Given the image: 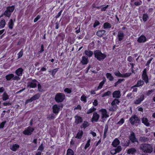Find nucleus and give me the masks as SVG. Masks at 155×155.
<instances>
[{"mask_svg":"<svg viewBox=\"0 0 155 155\" xmlns=\"http://www.w3.org/2000/svg\"><path fill=\"white\" fill-rule=\"evenodd\" d=\"M19 145L17 144H15L11 146L10 149L13 151H16L19 148Z\"/></svg>","mask_w":155,"mask_h":155,"instance_id":"obj_22","label":"nucleus"},{"mask_svg":"<svg viewBox=\"0 0 155 155\" xmlns=\"http://www.w3.org/2000/svg\"><path fill=\"white\" fill-rule=\"evenodd\" d=\"M84 54L87 56V57L88 58H90L92 57L93 54H94V52H93L91 51L86 50L84 51Z\"/></svg>","mask_w":155,"mask_h":155,"instance_id":"obj_23","label":"nucleus"},{"mask_svg":"<svg viewBox=\"0 0 155 155\" xmlns=\"http://www.w3.org/2000/svg\"><path fill=\"white\" fill-rule=\"evenodd\" d=\"M124 81V79H119L115 83L114 86L117 87L119 84L121 83L123 81Z\"/></svg>","mask_w":155,"mask_h":155,"instance_id":"obj_44","label":"nucleus"},{"mask_svg":"<svg viewBox=\"0 0 155 155\" xmlns=\"http://www.w3.org/2000/svg\"><path fill=\"white\" fill-rule=\"evenodd\" d=\"M41 85L40 84H38V88L39 91V92H42L43 90L41 89Z\"/></svg>","mask_w":155,"mask_h":155,"instance_id":"obj_61","label":"nucleus"},{"mask_svg":"<svg viewBox=\"0 0 155 155\" xmlns=\"http://www.w3.org/2000/svg\"><path fill=\"white\" fill-rule=\"evenodd\" d=\"M141 3H142V2L140 0V2H135L134 3V4L135 5H136V6H138L140 5L141 4Z\"/></svg>","mask_w":155,"mask_h":155,"instance_id":"obj_63","label":"nucleus"},{"mask_svg":"<svg viewBox=\"0 0 155 155\" xmlns=\"http://www.w3.org/2000/svg\"><path fill=\"white\" fill-rule=\"evenodd\" d=\"M94 55L95 58L99 61H101L104 59L106 56L105 54L102 53L99 50L94 51Z\"/></svg>","mask_w":155,"mask_h":155,"instance_id":"obj_3","label":"nucleus"},{"mask_svg":"<svg viewBox=\"0 0 155 155\" xmlns=\"http://www.w3.org/2000/svg\"><path fill=\"white\" fill-rule=\"evenodd\" d=\"M66 155H74V151L70 148H68L67 150Z\"/></svg>","mask_w":155,"mask_h":155,"instance_id":"obj_35","label":"nucleus"},{"mask_svg":"<svg viewBox=\"0 0 155 155\" xmlns=\"http://www.w3.org/2000/svg\"><path fill=\"white\" fill-rule=\"evenodd\" d=\"M136 149L134 148H132L127 150V153L129 154H134L136 153Z\"/></svg>","mask_w":155,"mask_h":155,"instance_id":"obj_29","label":"nucleus"},{"mask_svg":"<svg viewBox=\"0 0 155 155\" xmlns=\"http://www.w3.org/2000/svg\"><path fill=\"white\" fill-rule=\"evenodd\" d=\"M74 118L75 119V122L76 124H78L82 122L83 119L81 117L76 115L75 116Z\"/></svg>","mask_w":155,"mask_h":155,"instance_id":"obj_19","label":"nucleus"},{"mask_svg":"<svg viewBox=\"0 0 155 155\" xmlns=\"http://www.w3.org/2000/svg\"><path fill=\"white\" fill-rule=\"evenodd\" d=\"M96 110V108H94V107H92V108H90L88 110L86 113L87 114H90L95 111Z\"/></svg>","mask_w":155,"mask_h":155,"instance_id":"obj_42","label":"nucleus"},{"mask_svg":"<svg viewBox=\"0 0 155 155\" xmlns=\"http://www.w3.org/2000/svg\"><path fill=\"white\" fill-rule=\"evenodd\" d=\"M12 103L9 101L7 102H5L3 103V105L4 106H10L11 105Z\"/></svg>","mask_w":155,"mask_h":155,"instance_id":"obj_58","label":"nucleus"},{"mask_svg":"<svg viewBox=\"0 0 155 155\" xmlns=\"http://www.w3.org/2000/svg\"><path fill=\"white\" fill-rule=\"evenodd\" d=\"M81 100L82 101H83L85 102H86L87 101L86 97L84 95H82L81 96Z\"/></svg>","mask_w":155,"mask_h":155,"instance_id":"obj_53","label":"nucleus"},{"mask_svg":"<svg viewBox=\"0 0 155 155\" xmlns=\"http://www.w3.org/2000/svg\"><path fill=\"white\" fill-rule=\"evenodd\" d=\"M112 95L114 98H119L121 96L120 92L119 90L115 91L113 92Z\"/></svg>","mask_w":155,"mask_h":155,"instance_id":"obj_18","label":"nucleus"},{"mask_svg":"<svg viewBox=\"0 0 155 155\" xmlns=\"http://www.w3.org/2000/svg\"><path fill=\"white\" fill-rule=\"evenodd\" d=\"M3 15H4V16H5V17L9 18L10 17L12 14L7 10H6L5 12H4Z\"/></svg>","mask_w":155,"mask_h":155,"instance_id":"obj_36","label":"nucleus"},{"mask_svg":"<svg viewBox=\"0 0 155 155\" xmlns=\"http://www.w3.org/2000/svg\"><path fill=\"white\" fill-rule=\"evenodd\" d=\"M55 118V117L53 114H48L47 117V118L49 120H54Z\"/></svg>","mask_w":155,"mask_h":155,"instance_id":"obj_41","label":"nucleus"},{"mask_svg":"<svg viewBox=\"0 0 155 155\" xmlns=\"http://www.w3.org/2000/svg\"><path fill=\"white\" fill-rule=\"evenodd\" d=\"M35 128L28 127L27 129H25L23 132V134L25 135H30L35 130Z\"/></svg>","mask_w":155,"mask_h":155,"instance_id":"obj_8","label":"nucleus"},{"mask_svg":"<svg viewBox=\"0 0 155 155\" xmlns=\"http://www.w3.org/2000/svg\"><path fill=\"white\" fill-rule=\"evenodd\" d=\"M137 87V86H135V85L132 86L131 87V89H133V92H137L138 91V89L136 87Z\"/></svg>","mask_w":155,"mask_h":155,"instance_id":"obj_57","label":"nucleus"},{"mask_svg":"<svg viewBox=\"0 0 155 155\" xmlns=\"http://www.w3.org/2000/svg\"><path fill=\"white\" fill-rule=\"evenodd\" d=\"M89 60L87 57L86 56H83L82 59L81 61V62L83 65H86L88 62Z\"/></svg>","mask_w":155,"mask_h":155,"instance_id":"obj_20","label":"nucleus"},{"mask_svg":"<svg viewBox=\"0 0 155 155\" xmlns=\"http://www.w3.org/2000/svg\"><path fill=\"white\" fill-rule=\"evenodd\" d=\"M129 121L131 125H133L136 124H139L140 120L135 114L132 115L129 119Z\"/></svg>","mask_w":155,"mask_h":155,"instance_id":"obj_6","label":"nucleus"},{"mask_svg":"<svg viewBox=\"0 0 155 155\" xmlns=\"http://www.w3.org/2000/svg\"><path fill=\"white\" fill-rule=\"evenodd\" d=\"M153 59V58H151L147 61V63L146 64V66H149L150 64Z\"/></svg>","mask_w":155,"mask_h":155,"instance_id":"obj_62","label":"nucleus"},{"mask_svg":"<svg viewBox=\"0 0 155 155\" xmlns=\"http://www.w3.org/2000/svg\"><path fill=\"white\" fill-rule=\"evenodd\" d=\"M141 76L143 80L141 79L139 80L137 83L135 85V86L139 87L143 85L144 84V82L146 84H147L149 83V78L147 74V69L146 68L144 69L142 71Z\"/></svg>","mask_w":155,"mask_h":155,"instance_id":"obj_1","label":"nucleus"},{"mask_svg":"<svg viewBox=\"0 0 155 155\" xmlns=\"http://www.w3.org/2000/svg\"><path fill=\"white\" fill-rule=\"evenodd\" d=\"M129 139L132 143H134L135 142H138L137 138H136L135 135L133 132H132L129 137Z\"/></svg>","mask_w":155,"mask_h":155,"instance_id":"obj_11","label":"nucleus"},{"mask_svg":"<svg viewBox=\"0 0 155 155\" xmlns=\"http://www.w3.org/2000/svg\"><path fill=\"white\" fill-rule=\"evenodd\" d=\"M115 150V151H116V152L117 153L119 152L121 150V147L120 146H118L117 148H116Z\"/></svg>","mask_w":155,"mask_h":155,"instance_id":"obj_56","label":"nucleus"},{"mask_svg":"<svg viewBox=\"0 0 155 155\" xmlns=\"http://www.w3.org/2000/svg\"><path fill=\"white\" fill-rule=\"evenodd\" d=\"M140 149L143 152L146 153H151L153 151L152 146L149 143L141 144L140 146Z\"/></svg>","mask_w":155,"mask_h":155,"instance_id":"obj_2","label":"nucleus"},{"mask_svg":"<svg viewBox=\"0 0 155 155\" xmlns=\"http://www.w3.org/2000/svg\"><path fill=\"white\" fill-rule=\"evenodd\" d=\"M105 31L103 30H99L96 33L97 35L100 37L102 36L105 33Z\"/></svg>","mask_w":155,"mask_h":155,"instance_id":"obj_34","label":"nucleus"},{"mask_svg":"<svg viewBox=\"0 0 155 155\" xmlns=\"http://www.w3.org/2000/svg\"><path fill=\"white\" fill-rule=\"evenodd\" d=\"M104 82L105 81L104 80L99 83V86L96 89V90H98L102 88L103 85L104 84Z\"/></svg>","mask_w":155,"mask_h":155,"instance_id":"obj_40","label":"nucleus"},{"mask_svg":"<svg viewBox=\"0 0 155 155\" xmlns=\"http://www.w3.org/2000/svg\"><path fill=\"white\" fill-rule=\"evenodd\" d=\"M90 142H91V140L89 139L87 140V141L84 147V149L85 150L87 149L90 146Z\"/></svg>","mask_w":155,"mask_h":155,"instance_id":"obj_48","label":"nucleus"},{"mask_svg":"<svg viewBox=\"0 0 155 155\" xmlns=\"http://www.w3.org/2000/svg\"><path fill=\"white\" fill-rule=\"evenodd\" d=\"M44 45L43 44H41V48L40 49V51H39L38 52V53L39 54H40L41 53L44 51Z\"/></svg>","mask_w":155,"mask_h":155,"instance_id":"obj_47","label":"nucleus"},{"mask_svg":"<svg viewBox=\"0 0 155 155\" xmlns=\"http://www.w3.org/2000/svg\"><path fill=\"white\" fill-rule=\"evenodd\" d=\"M65 98L64 94L61 93H57L55 95L54 100L57 103L63 102Z\"/></svg>","mask_w":155,"mask_h":155,"instance_id":"obj_4","label":"nucleus"},{"mask_svg":"<svg viewBox=\"0 0 155 155\" xmlns=\"http://www.w3.org/2000/svg\"><path fill=\"white\" fill-rule=\"evenodd\" d=\"M23 49H21L18 53V58H20L22 57L23 54Z\"/></svg>","mask_w":155,"mask_h":155,"instance_id":"obj_51","label":"nucleus"},{"mask_svg":"<svg viewBox=\"0 0 155 155\" xmlns=\"http://www.w3.org/2000/svg\"><path fill=\"white\" fill-rule=\"evenodd\" d=\"M15 9V6L14 5L11 6H8L6 7V10L9 12L11 14L14 11Z\"/></svg>","mask_w":155,"mask_h":155,"instance_id":"obj_25","label":"nucleus"},{"mask_svg":"<svg viewBox=\"0 0 155 155\" xmlns=\"http://www.w3.org/2000/svg\"><path fill=\"white\" fill-rule=\"evenodd\" d=\"M62 12V10H61L55 16V18L56 19L58 18L61 15V13Z\"/></svg>","mask_w":155,"mask_h":155,"instance_id":"obj_59","label":"nucleus"},{"mask_svg":"<svg viewBox=\"0 0 155 155\" xmlns=\"http://www.w3.org/2000/svg\"><path fill=\"white\" fill-rule=\"evenodd\" d=\"M14 75L13 74H10L6 75L5 76V78L7 81H9L11 80L12 78L13 79V78H14Z\"/></svg>","mask_w":155,"mask_h":155,"instance_id":"obj_32","label":"nucleus"},{"mask_svg":"<svg viewBox=\"0 0 155 155\" xmlns=\"http://www.w3.org/2000/svg\"><path fill=\"white\" fill-rule=\"evenodd\" d=\"M100 24V22L99 21L97 20H96L95 21V22L94 23V24L93 25V27L94 28H95L97 26L99 25Z\"/></svg>","mask_w":155,"mask_h":155,"instance_id":"obj_52","label":"nucleus"},{"mask_svg":"<svg viewBox=\"0 0 155 155\" xmlns=\"http://www.w3.org/2000/svg\"><path fill=\"white\" fill-rule=\"evenodd\" d=\"M100 117L99 115L97 112H94L93 115V117L92 118V121L97 122Z\"/></svg>","mask_w":155,"mask_h":155,"instance_id":"obj_17","label":"nucleus"},{"mask_svg":"<svg viewBox=\"0 0 155 155\" xmlns=\"http://www.w3.org/2000/svg\"><path fill=\"white\" fill-rule=\"evenodd\" d=\"M124 122V118H122L118 122L117 124L120 125H122Z\"/></svg>","mask_w":155,"mask_h":155,"instance_id":"obj_55","label":"nucleus"},{"mask_svg":"<svg viewBox=\"0 0 155 155\" xmlns=\"http://www.w3.org/2000/svg\"><path fill=\"white\" fill-rule=\"evenodd\" d=\"M114 74L117 77H123V74L120 73L119 71L115 72L114 73Z\"/></svg>","mask_w":155,"mask_h":155,"instance_id":"obj_45","label":"nucleus"},{"mask_svg":"<svg viewBox=\"0 0 155 155\" xmlns=\"http://www.w3.org/2000/svg\"><path fill=\"white\" fill-rule=\"evenodd\" d=\"M58 68H56L54 69L52 71L50 70L48 71L49 73H51V75L53 78H54L55 75L58 70Z\"/></svg>","mask_w":155,"mask_h":155,"instance_id":"obj_28","label":"nucleus"},{"mask_svg":"<svg viewBox=\"0 0 155 155\" xmlns=\"http://www.w3.org/2000/svg\"><path fill=\"white\" fill-rule=\"evenodd\" d=\"M99 113L101 115V118H107V110L105 109L102 108L99 111Z\"/></svg>","mask_w":155,"mask_h":155,"instance_id":"obj_13","label":"nucleus"},{"mask_svg":"<svg viewBox=\"0 0 155 155\" xmlns=\"http://www.w3.org/2000/svg\"><path fill=\"white\" fill-rule=\"evenodd\" d=\"M44 149V147L43 146V144L41 143L39 147L38 150H39L41 151H42Z\"/></svg>","mask_w":155,"mask_h":155,"instance_id":"obj_50","label":"nucleus"},{"mask_svg":"<svg viewBox=\"0 0 155 155\" xmlns=\"http://www.w3.org/2000/svg\"><path fill=\"white\" fill-rule=\"evenodd\" d=\"M14 22L12 19H10L8 24V26L9 28L11 29H12L14 27Z\"/></svg>","mask_w":155,"mask_h":155,"instance_id":"obj_26","label":"nucleus"},{"mask_svg":"<svg viewBox=\"0 0 155 155\" xmlns=\"http://www.w3.org/2000/svg\"><path fill=\"white\" fill-rule=\"evenodd\" d=\"M83 132L82 130H79L75 138L78 139H81L82 137Z\"/></svg>","mask_w":155,"mask_h":155,"instance_id":"obj_24","label":"nucleus"},{"mask_svg":"<svg viewBox=\"0 0 155 155\" xmlns=\"http://www.w3.org/2000/svg\"><path fill=\"white\" fill-rule=\"evenodd\" d=\"M147 39L146 37L143 35H141L137 40V42L139 43H144L146 41Z\"/></svg>","mask_w":155,"mask_h":155,"instance_id":"obj_14","label":"nucleus"},{"mask_svg":"<svg viewBox=\"0 0 155 155\" xmlns=\"http://www.w3.org/2000/svg\"><path fill=\"white\" fill-rule=\"evenodd\" d=\"M148 140V138L145 137H140L139 138V140L141 142H145Z\"/></svg>","mask_w":155,"mask_h":155,"instance_id":"obj_39","label":"nucleus"},{"mask_svg":"<svg viewBox=\"0 0 155 155\" xmlns=\"http://www.w3.org/2000/svg\"><path fill=\"white\" fill-rule=\"evenodd\" d=\"M120 143L119 140L117 138H116L114 140L112 145L114 147H116Z\"/></svg>","mask_w":155,"mask_h":155,"instance_id":"obj_27","label":"nucleus"},{"mask_svg":"<svg viewBox=\"0 0 155 155\" xmlns=\"http://www.w3.org/2000/svg\"><path fill=\"white\" fill-rule=\"evenodd\" d=\"M142 122L146 126L148 127L150 125V123L148 121L147 118L146 117H143L141 119Z\"/></svg>","mask_w":155,"mask_h":155,"instance_id":"obj_21","label":"nucleus"},{"mask_svg":"<svg viewBox=\"0 0 155 155\" xmlns=\"http://www.w3.org/2000/svg\"><path fill=\"white\" fill-rule=\"evenodd\" d=\"M6 121H4L2 122L0 124V129L3 128L5 126V124H6Z\"/></svg>","mask_w":155,"mask_h":155,"instance_id":"obj_54","label":"nucleus"},{"mask_svg":"<svg viewBox=\"0 0 155 155\" xmlns=\"http://www.w3.org/2000/svg\"><path fill=\"white\" fill-rule=\"evenodd\" d=\"M24 69L21 67L18 68L15 71V73L18 76H22Z\"/></svg>","mask_w":155,"mask_h":155,"instance_id":"obj_15","label":"nucleus"},{"mask_svg":"<svg viewBox=\"0 0 155 155\" xmlns=\"http://www.w3.org/2000/svg\"><path fill=\"white\" fill-rule=\"evenodd\" d=\"M58 36L60 37L61 40L63 41L65 38V35L64 33L63 32H61L58 35Z\"/></svg>","mask_w":155,"mask_h":155,"instance_id":"obj_38","label":"nucleus"},{"mask_svg":"<svg viewBox=\"0 0 155 155\" xmlns=\"http://www.w3.org/2000/svg\"><path fill=\"white\" fill-rule=\"evenodd\" d=\"M120 102L119 100L117 99H114L111 103V107L110 108L111 111H114L117 109V106Z\"/></svg>","mask_w":155,"mask_h":155,"instance_id":"obj_5","label":"nucleus"},{"mask_svg":"<svg viewBox=\"0 0 155 155\" xmlns=\"http://www.w3.org/2000/svg\"><path fill=\"white\" fill-rule=\"evenodd\" d=\"M89 123L87 121H84L83 124L80 126V127L81 128H84L85 129L86 127L89 126Z\"/></svg>","mask_w":155,"mask_h":155,"instance_id":"obj_30","label":"nucleus"},{"mask_svg":"<svg viewBox=\"0 0 155 155\" xmlns=\"http://www.w3.org/2000/svg\"><path fill=\"white\" fill-rule=\"evenodd\" d=\"M38 82L35 79H33L31 82H29L27 83V85L28 87L31 88H35L36 87L37 84L36 82Z\"/></svg>","mask_w":155,"mask_h":155,"instance_id":"obj_10","label":"nucleus"},{"mask_svg":"<svg viewBox=\"0 0 155 155\" xmlns=\"http://www.w3.org/2000/svg\"><path fill=\"white\" fill-rule=\"evenodd\" d=\"M64 91L65 93L67 94H70L72 92V89L71 88H66L64 89Z\"/></svg>","mask_w":155,"mask_h":155,"instance_id":"obj_46","label":"nucleus"},{"mask_svg":"<svg viewBox=\"0 0 155 155\" xmlns=\"http://www.w3.org/2000/svg\"><path fill=\"white\" fill-rule=\"evenodd\" d=\"M149 18V16L147 13H144L143 14L142 19L143 21L146 22Z\"/></svg>","mask_w":155,"mask_h":155,"instance_id":"obj_37","label":"nucleus"},{"mask_svg":"<svg viewBox=\"0 0 155 155\" xmlns=\"http://www.w3.org/2000/svg\"><path fill=\"white\" fill-rule=\"evenodd\" d=\"M40 97V94L39 93H37L32 97L30 99H27L25 102V104L26 105L28 103H31L32 101L38 99Z\"/></svg>","mask_w":155,"mask_h":155,"instance_id":"obj_7","label":"nucleus"},{"mask_svg":"<svg viewBox=\"0 0 155 155\" xmlns=\"http://www.w3.org/2000/svg\"><path fill=\"white\" fill-rule=\"evenodd\" d=\"M2 97L3 100L4 101H6L9 98L8 95L5 92L4 93Z\"/></svg>","mask_w":155,"mask_h":155,"instance_id":"obj_31","label":"nucleus"},{"mask_svg":"<svg viewBox=\"0 0 155 155\" xmlns=\"http://www.w3.org/2000/svg\"><path fill=\"white\" fill-rule=\"evenodd\" d=\"M6 25V22L5 20L4 19L1 20L0 21V27L1 28H2L4 27Z\"/></svg>","mask_w":155,"mask_h":155,"instance_id":"obj_33","label":"nucleus"},{"mask_svg":"<svg viewBox=\"0 0 155 155\" xmlns=\"http://www.w3.org/2000/svg\"><path fill=\"white\" fill-rule=\"evenodd\" d=\"M144 98V95L142 94L141 95L140 98L138 99H136L134 101V104H140L142 101H143Z\"/></svg>","mask_w":155,"mask_h":155,"instance_id":"obj_16","label":"nucleus"},{"mask_svg":"<svg viewBox=\"0 0 155 155\" xmlns=\"http://www.w3.org/2000/svg\"><path fill=\"white\" fill-rule=\"evenodd\" d=\"M133 58L131 56H129L127 58V60L129 62H131L133 61Z\"/></svg>","mask_w":155,"mask_h":155,"instance_id":"obj_64","label":"nucleus"},{"mask_svg":"<svg viewBox=\"0 0 155 155\" xmlns=\"http://www.w3.org/2000/svg\"><path fill=\"white\" fill-rule=\"evenodd\" d=\"M125 35L122 31H120L118 32L117 36V39L119 41H122L124 38Z\"/></svg>","mask_w":155,"mask_h":155,"instance_id":"obj_12","label":"nucleus"},{"mask_svg":"<svg viewBox=\"0 0 155 155\" xmlns=\"http://www.w3.org/2000/svg\"><path fill=\"white\" fill-rule=\"evenodd\" d=\"M41 16L40 15H38L37 17L34 19V22H36L39 19H40Z\"/></svg>","mask_w":155,"mask_h":155,"instance_id":"obj_60","label":"nucleus"},{"mask_svg":"<svg viewBox=\"0 0 155 155\" xmlns=\"http://www.w3.org/2000/svg\"><path fill=\"white\" fill-rule=\"evenodd\" d=\"M53 113L57 115L60 111V106L57 104L54 105L52 107Z\"/></svg>","mask_w":155,"mask_h":155,"instance_id":"obj_9","label":"nucleus"},{"mask_svg":"<svg viewBox=\"0 0 155 155\" xmlns=\"http://www.w3.org/2000/svg\"><path fill=\"white\" fill-rule=\"evenodd\" d=\"M107 78H108L110 81H112L114 79V78L112 76L111 74L107 73Z\"/></svg>","mask_w":155,"mask_h":155,"instance_id":"obj_43","label":"nucleus"},{"mask_svg":"<svg viewBox=\"0 0 155 155\" xmlns=\"http://www.w3.org/2000/svg\"><path fill=\"white\" fill-rule=\"evenodd\" d=\"M131 74V73H125L123 74V78H127L130 77Z\"/></svg>","mask_w":155,"mask_h":155,"instance_id":"obj_49","label":"nucleus"}]
</instances>
